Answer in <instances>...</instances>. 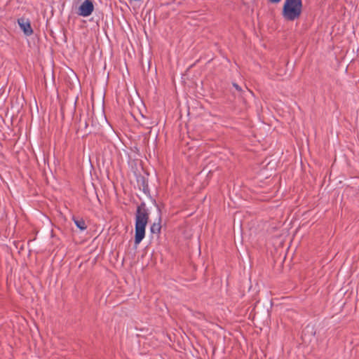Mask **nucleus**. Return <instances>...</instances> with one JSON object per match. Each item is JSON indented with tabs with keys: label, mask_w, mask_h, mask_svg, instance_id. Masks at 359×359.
Returning <instances> with one entry per match:
<instances>
[{
	"label": "nucleus",
	"mask_w": 359,
	"mask_h": 359,
	"mask_svg": "<svg viewBox=\"0 0 359 359\" xmlns=\"http://www.w3.org/2000/svg\"><path fill=\"white\" fill-rule=\"evenodd\" d=\"M135 219V243L137 245L145 236V228L149 219V215L146 209L138 207Z\"/></svg>",
	"instance_id": "obj_1"
},
{
	"label": "nucleus",
	"mask_w": 359,
	"mask_h": 359,
	"mask_svg": "<svg viewBox=\"0 0 359 359\" xmlns=\"http://www.w3.org/2000/svg\"><path fill=\"white\" fill-rule=\"evenodd\" d=\"M302 8V0H285L283 8V16L287 20L293 21L300 16Z\"/></svg>",
	"instance_id": "obj_2"
},
{
	"label": "nucleus",
	"mask_w": 359,
	"mask_h": 359,
	"mask_svg": "<svg viewBox=\"0 0 359 359\" xmlns=\"http://www.w3.org/2000/svg\"><path fill=\"white\" fill-rule=\"evenodd\" d=\"M94 6L91 0H85L79 8L78 14L83 17H88L92 14Z\"/></svg>",
	"instance_id": "obj_3"
},
{
	"label": "nucleus",
	"mask_w": 359,
	"mask_h": 359,
	"mask_svg": "<svg viewBox=\"0 0 359 359\" xmlns=\"http://www.w3.org/2000/svg\"><path fill=\"white\" fill-rule=\"evenodd\" d=\"M18 24L21 28V29L24 32V33L27 36H29L33 33V30L32 29L31 25L28 20H25L24 19L18 20Z\"/></svg>",
	"instance_id": "obj_4"
},
{
	"label": "nucleus",
	"mask_w": 359,
	"mask_h": 359,
	"mask_svg": "<svg viewBox=\"0 0 359 359\" xmlns=\"http://www.w3.org/2000/svg\"><path fill=\"white\" fill-rule=\"evenodd\" d=\"M74 222V224H76V226L81 231H84L87 228V226L86 224V222L83 219H76V218H74L73 219Z\"/></svg>",
	"instance_id": "obj_5"
},
{
	"label": "nucleus",
	"mask_w": 359,
	"mask_h": 359,
	"mask_svg": "<svg viewBox=\"0 0 359 359\" xmlns=\"http://www.w3.org/2000/svg\"><path fill=\"white\" fill-rule=\"evenodd\" d=\"M161 231V225L159 223H154L151 226V231L153 233H158Z\"/></svg>",
	"instance_id": "obj_6"
},
{
	"label": "nucleus",
	"mask_w": 359,
	"mask_h": 359,
	"mask_svg": "<svg viewBox=\"0 0 359 359\" xmlns=\"http://www.w3.org/2000/svg\"><path fill=\"white\" fill-rule=\"evenodd\" d=\"M281 0H269V1H271V3H278L280 2Z\"/></svg>",
	"instance_id": "obj_7"
},
{
	"label": "nucleus",
	"mask_w": 359,
	"mask_h": 359,
	"mask_svg": "<svg viewBox=\"0 0 359 359\" xmlns=\"http://www.w3.org/2000/svg\"><path fill=\"white\" fill-rule=\"evenodd\" d=\"M234 87L237 89V90H240V88L238 87V85L236 84H233Z\"/></svg>",
	"instance_id": "obj_8"
}]
</instances>
